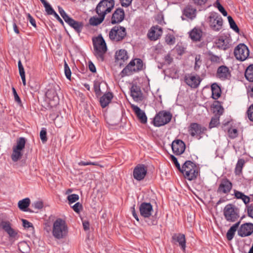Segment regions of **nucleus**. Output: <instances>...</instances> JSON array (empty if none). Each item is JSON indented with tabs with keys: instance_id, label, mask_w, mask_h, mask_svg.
I'll use <instances>...</instances> for the list:
<instances>
[{
	"instance_id": "obj_31",
	"label": "nucleus",
	"mask_w": 253,
	"mask_h": 253,
	"mask_svg": "<svg viewBox=\"0 0 253 253\" xmlns=\"http://www.w3.org/2000/svg\"><path fill=\"white\" fill-rule=\"evenodd\" d=\"M240 222V220L236 222L233 224L227 231L226 233V238L229 241L232 240L234 238L235 233L239 227Z\"/></svg>"
},
{
	"instance_id": "obj_62",
	"label": "nucleus",
	"mask_w": 253,
	"mask_h": 253,
	"mask_svg": "<svg viewBox=\"0 0 253 253\" xmlns=\"http://www.w3.org/2000/svg\"><path fill=\"white\" fill-rule=\"evenodd\" d=\"M121 5L123 7H128L131 3L132 0H120Z\"/></svg>"
},
{
	"instance_id": "obj_18",
	"label": "nucleus",
	"mask_w": 253,
	"mask_h": 253,
	"mask_svg": "<svg viewBox=\"0 0 253 253\" xmlns=\"http://www.w3.org/2000/svg\"><path fill=\"white\" fill-rule=\"evenodd\" d=\"M0 228L3 229L10 238H15L18 234L17 232L11 227V224L8 220L0 221Z\"/></svg>"
},
{
	"instance_id": "obj_27",
	"label": "nucleus",
	"mask_w": 253,
	"mask_h": 253,
	"mask_svg": "<svg viewBox=\"0 0 253 253\" xmlns=\"http://www.w3.org/2000/svg\"><path fill=\"white\" fill-rule=\"evenodd\" d=\"M116 61L120 65H122L125 61L128 59L127 52L125 49H120L116 52L115 54Z\"/></svg>"
},
{
	"instance_id": "obj_61",
	"label": "nucleus",
	"mask_w": 253,
	"mask_h": 253,
	"mask_svg": "<svg viewBox=\"0 0 253 253\" xmlns=\"http://www.w3.org/2000/svg\"><path fill=\"white\" fill-rule=\"evenodd\" d=\"M28 19L29 20L31 24L34 27H36V23L34 18L30 15V14L28 13L27 14Z\"/></svg>"
},
{
	"instance_id": "obj_14",
	"label": "nucleus",
	"mask_w": 253,
	"mask_h": 253,
	"mask_svg": "<svg viewBox=\"0 0 253 253\" xmlns=\"http://www.w3.org/2000/svg\"><path fill=\"white\" fill-rule=\"evenodd\" d=\"M185 82L186 84L192 88L198 87L202 81L199 76L193 74L185 76Z\"/></svg>"
},
{
	"instance_id": "obj_42",
	"label": "nucleus",
	"mask_w": 253,
	"mask_h": 253,
	"mask_svg": "<svg viewBox=\"0 0 253 253\" xmlns=\"http://www.w3.org/2000/svg\"><path fill=\"white\" fill-rule=\"evenodd\" d=\"M165 42L169 45H173L175 42V38L173 35L168 34L165 37Z\"/></svg>"
},
{
	"instance_id": "obj_32",
	"label": "nucleus",
	"mask_w": 253,
	"mask_h": 253,
	"mask_svg": "<svg viewBox=\"0 0 253 253\" xmlns=\"http://www.w3.org/2000/svg\"><path fill=\"white\" fill-rule=\"evenodd\" d=\"M202 32L201 30L194 28L189 32V37L193 41H199L202 37Z\"/></svg>"
},
{
	"instance_id": "obj_37",
	"label": "nucleus",
	"mask_w": 253,
	"mask_h": 253,
	"mask_svg": "<svg viewBox=\"0 0 253 253\" xmlns=\"http://www.w3.org/2000/svg\"><path fill=\"white\" fill-rule=\"evenodd\" d=\"M18 70L20 76L21 78L22 83L24 86L26 84L25 73L24 67L20 60L18 62Z\"/></svg>"
},
{
	"instance_id": "obj_48",
	"label": "nucleus",
	"mask_w": 253,
	"mask_h": 253,
	"mask_svg": "<svg viewBox=\"0 0 253 253\" xmlns=\"http://www.w3.org/2000/svg\"><path fill=\"white\" fill-rule=\"evenodd\" d=\"M228 132L229 137L232 139L235 138L238 136V131L236 128H230L228 129Z\"/></svg>"
},
{
	"instance_id": "obj_26",
	"label": "nucleus",
	"mask_w": 253,
	"mask_h": 253,
	"mask_svg": "<svg viewBox=\"0 0 253 253\" xmlns=\"http://www.w3.org/2000/svg\"><path fill=\"white\" fill-rule=\"evenodd\" d=\"M183 16H184L188 19L193 20L196 18L197 15L196 9L191 6H187L183 10Z\"/></svg>"
},
{
	"instance_id": "obj_38",
	"label": "nucleus",
	"mask_w": 253,
	"mask_h": 253,
	"mask_svg": "<svg viewBox=\"0 0 253 253\" xmlns=\"http://www.w3.org/2000/svg\"><path fill=\"white\" fill-rule=\"evenodd\" d=\"M18 249L22 253H29L30 248L26 242H21L18 244Z\"/></svg>"
},
{
	"instance_id": "obj_36",
	"label": "nucleus",
	"mask_w": 253,
	"mask_h": 253,
	"mask_svg": "<svg viewBox=\"0 0 253 253\" xmlns=\"http://www.w3.org/2000/svg\"><path fill=\"white\" fill-rule=\"evenodd\" d=\"M245 76L248 81L253 82V64L250 65L246 69Z\"/></svg>"
},
{
	"instance_id": "obj_39",
	"label": "nucleus",
	"mask_w": 253,
	"mask_h": 253,
	"mask_svg": "<svg viewBox=\"0 0 253 253\" xmlns=\"http://www.w3.org/2000/svg\"><path fill=\"white\" fill-rule=\"evenodd\" d=\"M245 164V161L243 159L238 160L235 169V172L236 174H240L242 170L243 166Z\"/></svg>"
},
{
	"instance_id": "obj_34",
	"label": "nucleus",
	"mask_w": 253,
	"mask_h": 253,
	"mask_svg": "<svg viewBox=\"0 0 253 253\" xmlns=\"http://www.w3.org/2000/svg\"><path fill=\"white\" fill-rule=\"evenodd\" d=\"M30 204V200L29 198H26L19 201L18 203L19 208L23 211H27V208Z\"/></svg>"
},
{
	"instance_id": "obj_55",
	"label": "nucleus",
	"mask_w": 253,
	"mask_h": 253,
	"mask_svg": "<svg viewBox=\"0 0 253 253\" xmlns=\"http://www.w3.org/2000/svg\"><path fill=\"white\" fill-rule=\"evenodd\" d=\"M247 114L249 120L253 122V104L251 105L247 111Z\"/></svg>"
},
{
	"instance_id": "obj_40",
	"label": "nucleus",
	"mask_w": 253,
	"mask_h": 253,
	"mask_svg": "<svg viewBox=\"0 0 253 253\" xmlns=\"http://www.w3.org/2000/svg\"><path fill=\"white\" fill-rule=\"evenodd\" d=\"M227 18L230 28L235 32L238 33L239 32V29L232 17L228 16Z\"/></svg>"
},
{
	"instance_id": "obj_11",
	"label": "nucleus",
	"mask_w": 253,
	"mask_h": 253,
	"mask_svg": "<svg viewBox=\"0 0 253 253\" xmlns=\"http://www.w3.org/2000/svg\"><path fill=\"white\" fill-rule=\"evenodd\" d=\"M170 113L166 111H160L155 116L153 124L156 126H161L169 123L171 119Z\"/></svg>"
},
{
	"instance_id": "obj_29",
	"label": "nucleus",
	"mask_w": 253,
	"mask_h": 253,
	"mask_svg": "<svg viewBox=\"0 0 253 253\" xmlns=\"http://www.w3.org/2000/svg\"><path fill=\"white\" fill-rule=\"evenodd\" d=\"M70 26L73 28L78 34H80L83 28V24L82 22L75 21L70 17L66 22Z\"/></svg>"
},
{
	"instance_id": "obj_33",
	"label": "nucleus",
	"mask_w": 253,
	"mask_h": 253,
	"mask_svg": "<svg viewBox=\"0 0 253 253\" xmlns=\"http://www.w3.org/2000/svg\"><path fill=\"white\" fill-rule=\"evenodd\" d=\"M212 97L214 99H217L221 95V89L219 86L214 83L211 85Z\"/></svg>"
},
{
	"instance_id": "obj_30",
	"label": "nucleus",
	"mask_w": 253,
	"mask_h": 253,
	"mask_svg": "<svg viewBox=\"0 0 253 253\" xmlns=\"http://www.w3.org/2000/svg\"><path fill=\"white\" fill-rule=\"evenodd\" d=\"M113 94L110 92L105 93L100 98V103L102 108H105L110 103L113 98Z\"/></svg>"
},
{
	"instance_id": "obj_4",
	"label": "nucleus",
	"mask_w": 253,
	"mask_h": 253,
	"mask_svg": "<svg viewBox=\"0 0 253 253\" xmlns=\"http://www.w3.org/2000/svg\"><path fill=\"white\" fill-rule=\"evenodd\" d=\"M145 66L143 61L139 58L132 60L129 64L123 70L122 72L127 75H130L132 72H139L144 69Z\"/></svg>"
},
{
	"instance_id": "obj_16",
	"label": "nucleus",
	"mask_w": 253,
	"mask_h": 253,
	"mask_svg": "<svg viewBox=\"0 0 253 253\" xmlns=\"http://www.w3.org/2000/svg\"><path fill=\"white\" fill-rule=\"evenodd\" d=\"M216 75L221 81L229 80L231 76L229 68L225 65H221L217 68Z\"/></svg>"
},
{
	"instance_id": "obj_5",
	"label": "nucleus",
	"mask_w": 253,
	"mask_h": 253,
	"mask_svg": "<svg viewBox=\"0 0 253 253\" xmlns=\"http://www.w3.org/2000/svg\"><path fill=\"white\" fill-rule=\"evenodd\" d=\"M115 5L114 0H102L97 5L95 11L97 14L105 16L110 13Z\"/></svg>"
},
{
	"instance_id": "obj_20",
	"label": "nucleus",
	"mask_w": 253,
	"mask_h": 253,
	"mask_svg": "<svg viewBox=\"0 0 253 253\" xmlns=\"http://www.w3.org/2000/svg\"><path fill=\"white\" fill-rule=\"evenodd\" d=\"M140 213L144 218H149L153 211L152 205L150 203L143 202L139 206Z\"/></svg>"
},
{
	"instance_id": "obj_54",
	"label": "nucleus",
	"mask_w": 253,
	"mask_h": 253,
	"mask_svg": "<svg viewBox=\"0 0 253 253\" xmlns=\"http://www.w3.org/2000/svg\"><path fill=\"white\" fill-rule=\"evenodd\" d=\"M246 211L248 213V216L253 218V206L252 205H247Z\"/></svg>"
},
{
	"instance_id": "obj_35",
	"label": "nucleus",
	"mask_w": 253,
	"mask_h": 253,
	"mask_svg": "<svg viewBox=\"0 0 253 253\" xmlns=\"http://www.w3.org/2000/svg\"><path fill=\"white\" fill-rule=\"evenodd\" d=\"M98 17L93 16L89 19V23L92 26H97L101 24L104 20L105 16L102 15L97 14Z\"/></svg>"
},
{
	"instance_id": "obj_45",
	"label": "nucleus",
	"mask_w": 253,
	"mask_h": 253,
	"mask_svg": "<svg viewBox=\"0 0 253 253\" xmlns=\"http://www.w3.org/2000/svg\"><path fill=\"white\" fill-rule=\"evenodd\" d=\"M58 12L65 22H66L70 17L66 13L64 10L61 7H58Z\"/></svg>"
},
{
	"instance_id": "obj_52",
	"label": "nucleus",
	"mask_w": 253,
	"mask_h": 253,
	"mask_svg": "<svg viewBox=\"0 0 253 253\" xmlns=\"http://www.w3.org/2000/svg\"><path fill=\"white\" fill-rule=\"evenodd\" d=\"M22 224H23V226L24 228H32V230H34V226L33 225V224L28 221L26 219H22Z\"/></svg>"
},
{
	"instance_id": "obj_59",
	"label": "nucleus",
	"mask_w": 253,
	"mask_h": 253,
	"mask_svg": "<svg viewBox=\"0 0 253 253\" xmlns=\"http://www.w3.org/2000/svg\"><path fill=\"white\" fill-rule=\"evenodd\" d=\"M93 87L96 94L99 93L101 91L100 83L99 82H94Z\"/></svg>"
},
{
	"instance_id": "obj_3",
	"label": "nucleus",
	"mask_w": 253,
	"mask_h": 253,
	"mask_svg": "<svg viewBox=\"0 0 253 253\" xmlns=\"http://www.w3.org/2000/svg\"><path fill=\"white\" fill-rule=\"evenodd\" d=\"M181 172L185 178L189 180L195 179L198 175V169L196 165L191 161H186L181 167Z\"/></svg>"
},
{
	"instance_id": "obj_10",
	"label": "nucleus",
	"mask_w": 253,
	"mask_h": 253,
	"mask_svg": "<svg viewBox=\"0 0 253 253\" xmlns=\"http://www.w3.org/2000/svg\"><path fill=\"white\" fill-rule=\"evenodd\" d=\"M26 144V139L21 137L17 139L16 145L13 147V152L11 159L13 162H17L22 156V150L24 148Z\"/></svg>"
},
{
	"instance_id": "obj_58",
	"label": "nucleus",
	"mask_w": 253,
	"mask_h": 253,
	"mask_svg": "<svg viewBox=\"0 0 253 253\" xmlns=\"http://www.w3.org/2000/svg\"><path fill=\"white\" fill-rule=\"evenodd\" d=\"M217 7L223 16H226L227 15V11L224 9V7L220 4L219 2L217 3Z\"/></svg>"
},
{
	"instance_id": "obj_2",
	"label": "nucleus",
	"mask_w": 253,
	"mask_h": 253,
	"mask_svg": "<svg viewBox=\"0 0 253 253\" xmlns=\"http://www.w3.org/2000/svg\"><path fill=\"white\" fill-rule=\"evenodd\" d=\"M94 54L99 61L104 60V55L107 51L106 43L103 37L100 35L92 40Z\"/></svg>"
},
{
	"instance_id": "obj_60",
	"label": "nucleus",
	"mask_w": 253,
	"mask_h": 253,
	"mask_svg": "<svg viewBox=\"0 0 253 253\" xmlns=\"http://www.w3.org/2000/svg\"><path fill=\"white\" fill-rule=\"evenodd\" d=\"M234 195L237 199H241L242 198L243 196L244 195V194L240 191L234 190Z\"/></svg>"
},
{
	"instance_id": "obj_51",
	"label": "nucleus",
	"mask_w": 253,
	"mask_h": 253,
	"mask_svg": "<svg viewBox=\"0 0 253 253\" xmlns=\"http://www.w3.org/2000/svg\"><path fill=\"white\" fill-rule=\"evenodd\" d=\"M46 134V129L42 128L40 131V138L43 143H44L47 141Z\"/></svg>"
},
{
	"instance_id": "obj_57",
	"label": "nucleus",
	"mask_w": 253,
	"mask_h": 253,
	"mask_svg": "<svg viewBox=\"0 0 253 253\" xmlns=\"http://www.w3.org/2000/svg\"><path fill=\"white\" fill-rule=\"evenodd\" d=\"M82 208V205L79 203V202H77L76 203L73 207H72V208L73 209V210L77 212V213H79L81 209Z\"/></svg>"
},
{
	"instance_id": "obj_8",
	"label": "nucleus",
	"mask_w": 253,
	"mask_h": 253,
	"mask_svg": "<svg viewBox=\"0 0 253 253\" xmlns=\"http://www.w3.org/2000/svg\"><path fill=\"white\" fill-rule=\"evenodd\" d=\"M126 31L125 27L121 26H115L110 31L109 37L114 42H119L122 41L126 36Z\"/></svg>"
},
{
	"instance_id": "obj_6",
	"label": "nucleus",
	"mask_w": 253,
	"mask_h": 253,
	"mask_svg": "<svg viewBox=\"0 0 253 253\" xmlns=\"http://www.w3.org/2000/svg\"><path fill=\"white\" fill-rule=\"evenodd\" d=\"M207 21L212 30L219 31L222 29L223 20L221 16L218 13L215 12L210 13Z\"/></svg>"
},
{
	"instance_id": "obj_56",
	"label": "nucleus",
	"mask_w": 253,
	"mask_h": 253,
	"mask_svg": "<svg viewBox=\"0 0 253 253\" xmlns=\"http://www.w3.org/2000/svg\"><path fill=\"white\" fill-rule=\"evenodd\" d=\"M170 159L175 164L176 167L181 171V167H180V164L178 163L177 158L173 155H171Z\"/></svg>"
},
{
	"instance_id": "obj_1",
	"label": "nucleus",
	"mask_w": 253,
	"mask_h": 253,
	"mask_svg": "<svg viewBox=\"0 0 253 253\" xmlns=\"http://www.w3.org/2000/svg\"><path fill=\"white\" fill-rule=\"evenodd\" d=\"M69 233V227L66 220L61 218H56L52 223V234L57 240L65 238Z\"/></svg>"
},
{
	"instance_id": "obj_22",
	"label": "nucleus",
	"mask_w": 253,
	"mask_h": 253,
	"mask_svg": "<svg viewBox=\"0 0 253 253\" xmlns=\"http://www.w3.org/2000/svg\"><path fill=\"white\" fill-rule=\"evenodd\" d=\"M172 240L174 244H178L181 249L185 251L186 249V239L184 234L182 233H175L172 236Z\"/></svg>"
},
{
	"instance_id": "obj_17",
	"label": "nucleus",
	"mask_w": 253,
	"mask_h": 253,
	"mask_svg": "<svg viewBox=\"0 0 253 253\" xmlns=\"http://www.w3.org/2000/svg\"><path fill=\"white\" fill-rule=\"evenodd\" d=\"M163 29L158 25L152 26L147 33V36L151 41H156L162 36Z\"/></svg>"
},
{
	"instance_id": "obj_50",
	"label": "nucleus",
	"mask_w": 253,
	"mask_h": 253,
	"mask_svg": "<svg viewBox=\"0 0 253 253\" xmlns=\"http://www.w3.org/2000/svg\"><path fill=\"white\" fill-rule=\"evenodd\" d=\"M32 207L37 210H41L43 207V202L41 201H37L32 204Z\"/></svg>"
},
{
	"instance_id": "obj_49",
	"label": "nucleus",
	"mask_w": 253,
	"mask_h": 253,
	"mask_svg": "<svg viewBox=\"0 0 253 253\" xmlns=\"http://www.w3.org/2000/svg\"><path fill=\"white\" fill-rule=\"evenodd\" d=\"M78 165L80 166H85L88 165L98 166L99 164L97 162H90V161H80Z\"/></svg>"
},
{
	"instance_id": "obj_21",
	"label": "nucleus",
	"mask_w": 253,
	"mask_h": 253,
	"mask_svg": "<svg viewBox=\"0 0 253 253\" xmlns=\"http://www.w3.org/2000/svg\"><path fill=\"white\" fill-rule=\"evenodd\" d=\"M231 40L226 36H220L215 42V45L217 48L222 50H226L231 45Z\"/></svg>"
},
{
	"instance_id": "obj_12",
	"label": "nucleus",
	"mask_w": 253,
	"mask_h": 253,
	"mask_svg": "<svg viewBox=\"0 0 253 253\" xmlns=\"http://www.w3.org/2000/svg\"><path fill=\"white\" fill-rule=\"evenodd\" d=\"M207 128L196 123H191L188 127V132L190 135L198 139H200L205 133Z\"/></svg>"
},
{
	"instance_id": "obj_43",
	"label": "nucleus",
	"mask_w": 253,
	"mask_h": 253,
	"mask_svg": "<svg viewBox=\"0 0 253 253\" xmlns=\"http://www.w3.org/2000/svg\"><path fill=\"white\" fill-rule=\"evenodd\" d=\"M64 70L66 77L67 79L70 80L71 77V71L66 61H64Z\"/></svg>"
},
{
	"instance_id": "obj_24",
	"label": "nucleus",
	"mask_w": 253,
	"mask_h": 253,
	"mask_svg": "<svg viewBox=\"0 0 253 253\" xmlns=\"http://www.w3.org/2000/svg\"><path fill=\"white\" fill-rule=\"evenodd\" d=\"M232 188V183L227 178H223L221 181L217 191L219 193L227 194L230 191Z\"/></svg>"
},
{
	"instance_id": "obj_9",
	"label": "nucleus",
	"mask_w": 253,
	"mask_h": 253,
	"mask_svg": "<svg viewBox=\"0 0 253 253\" xmlns=\"http://www.w3.org/2000/svg\"><path fill=\"white\" fill-rule=\"evenodd\" d=\"M234 54L237 60L244 61L249 57L250 50L245 44L240 43L235 47Z\"/></svg>"
},
{
	"instance_id": "obj_19",
	"label": "nucleus",
	"mask_w": 253,
	"mask_h": 253,
	"mask_svg": "<svg viewBox=\"0 0 253 253\" xmlns=\"http://www.w3.org/2000/svg\"><path fill=\"white\" fill-rule=\"evenodd\" d=\"M171 148L175 155H180L184 152L185 144L181 140H175L172 143Z\"/></svg>"
},
{
	"instance_id": "obj_46",
	"label": "nucleus",
	"mask_w": 253,
	"mask_h": 253,
	"mask_svg": "<svg viewBox=\"0 0 253 253\" xmlns=\"http://www.w3.org/2000/svg\"><path fill=\"white\" fill-rule=\"evenodd\" d=\"M79 199V195L76 194L69 195L67 197V199L69 201V204H72L75 202L76 201L78 200Z\"/></svg>"
},
{
	"instance_id": "obj_28",
	"label": "nucleus",
	"mask_w": 253,
	"mask_h": 253,
	"mask_svg": "<svg viewBox=\"0 0 253 253\" xmlns=\"http://www.w3.org/2000/svg\"><path fill=\"white\" fill-rule=\"evenodd\" d=\"M132 108L141 123L143 124L146 123L147 118L144 111L141 110L139 107L136 105H132Z\"/></svg>"
},
{
	"instance_id": "obj_15",
	"label": "nucleus",
	"mask_w": 253,
	"mask_h": 253,
	"mask_svg": "<svg viewBox=\"0 0 253 253\" xmlns=\"http://www.w3.org/2000/svg\"><path fill=\"white\" fill-rule=\"evenodd\" d=\"M253 233V224L245 223L241 225L238 230V235L241 237L251 235Z\"/></svg>"
},
{
	"instance_id": "obj_47",
	"label": "nucleus",
	"mask_w": 253,
	"mask_h": 253,
	"mask_svg": "<svg viewBox=\"0 0 253 253\" xmlns=\"http://www.w3.org/2000/svg\"><path fill=\"white\" fill-rule=\"evenodd\" d=\"M210 60L213 63H220L222 62V58L220 56L213 54L211 55Z\"/></svg>"
},
{
	"instance_id": "obj_23",
	"label": "nucleus",
	"mask_w": 253,
	"mask_h": 253,
	"mask_svg": "<svg viewBox=\"0 0 253 253\" xmlns=\"http://www.w3.org/2000/svg\"><path fill=\"white\" fill-rule=\"evenodd\" d=\"M125 18V12L121 8H117L113 12L111 17L112 24L120 23L123 21Z\"/></svg>"
},
{
	"instance_id": "obj_53",
	"label": "nucleus",
	"mask_w": 253,
	"mask_h": 253,
	"mask_svg": "<svg viewBox=\"0 0 253 253\" xmlns=\"http://www.w3.org/2000/svg\"><path fill=\"white\" fill-rule=\"evenodd\" d=\"M195 66H194V69L196 70H197L199 69L201 60V56L200 55H197L195 57Z\"/></svg>"
},
{
	"instance_id": "obj_63",
	"label": "nucleus",
	"mask_w": 253,
	"mask_h": 253,
	"mask_svg": "<svg viewBox=\"0 0 253 253\" xmlns=\"http://www.w3.org/2000/svg\"><path fill=\"white\" fill-rule=\"evenodd\" d=\"M50 94H52V98L53 99H55V98H57V94L55 90H48L46 92V95H47V97H48L49 98H50Z\"/></svg>"
},
{
	"instance_id": "obj_25",
	"label": "nucleus",
	"mask_w": 253,
	"mask_h": 253,
	"mask_svg": "<svg viewBox=\"0 0 253 253\" xmlns=\"http://www.w3.org/2000/svg\"><path fill=\"white\" fill-rule=\"evenodd\" d=\"M130 95L135 101H140L142 100V92L140 88L136 85H132L130 89Z\"/></svg>"
},
{
	"instance_id": "obj_64",
	"label": "nucleus",
	"mask_w": 253,
	"mask_h": 253,
	"mask_svg": "<svg viewBox=\"0 0 253 253\" xmlns=\"http://www.w3.org/2000/svg\"><path fill=\"white\" fill-rule=\"evenodd\" d=\"M12 91L13 93L14 99H15V101L17 102L18 103H21V99H20L19 96H18V95L17 94L15 89L14 87L12 88Z\"/></svg>"
},
{
	"instance_id": "obj_7",
	"label": "nucleus",
	"mask_w": 253,
	"mask_h": 253,
	"mask_svg": "<svg viewBox=\"0 0 253 253\" xmlns=\"http://www.w3.org/2000/svg\"><path fill=\"white\" fill-rule=\"evenodd\" d=\"M225 219L228 222H235L239 217V209L235 205L227 204L223 209Z\"/></svg>"
},
{
	"instance_id": "obj_41",
	"label": "nucleus",
	"mask_w": 253,
	"mask_h": 253,
	"mask_svg": "<svg viewBox=\"0 0 253 253\" xmlns=\"http://www.w3.org/2000/svg\"><path fill=\"white\" fill-rule=\"evenodd\" d=\"M219 124V117L215 116L212 117L209 124V127L210 128L216 127Z\"/></svg>"
},
{
	"instance_id": "obj_44",
	"label": "nucleus",
	"mask_w": 253,
	"mask_h": 253,
	"mask_svg": "<svg viewBox=\"0 0 253 253\" xmlns=\"http://www.w3.org/2000/svg\"><path fill=\"white\" fill-rule=\"evenodd\" d=\"M43 4L45 8V11L48 15H52L55 12L51 5L47 2L46 1Z\"/></svg>"
},
{
	"instance_id": "obj_13",
	"label": "nucleus",
	"mask_w": 253,
	"mask_h": 253,
	"mask_svg": "<svg viewBox=\"0 0 253 253\" xmlns=\"http://www.w3.org/2000/svg\"><path fill=\"white\" fill-rule=\"evenodd\" d=\"M147 172V169L146 167L143 164H139L133 169V178L137 181H141L145 178Z\"/></svg>"
}]
</instances>
